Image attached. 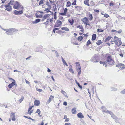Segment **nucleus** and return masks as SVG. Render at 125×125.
I'll list each match as a JSON object with an SVG mask.
<instances>
[{
  "label": "nucleus",
  "instance_id": "obj_61",
  "mask_svg": "<svg viewBox=\"0 0 125 125\" xmlns=\"http://www.w3.org/2000/svg\"><path fill=\"white\" fill-rule=\"evenodd\" d=\"M63 105H67V103L66 102H64L63 104Z\"/></svg>",
  "mask_w": 125,
  "mask_h": 125
},
{
  "label": "nucleus",
  "instance_id": "obj_37",
  "mask_svg": "<svg viewBox=\"0 0 125 125\" xmlns=\"http://www.w3.org/2000/svg\"><path fill=\"white\" fill-rule=\"evenodd\" d=\"M91 43V41L90 40H88L87 43L86 45L87 46H88L89 44H90Z\"/></svg>",
  "mask_w": 125,
  "mask_h": 125
},
{
  "label": "nucleus",
  "instance_id": "obj_52",
  "mask_svg": "<svg viewBox=\"0 0 125 125\" xmlns=\"http://www.w3.org/2000/svg\"><path fill=\"white\" fill-rule=\"evenodd\" d=\"M77 84L78 85V86L80 88V89H82V86L80 85V84L79 83H78Z\"/></svg>",
  "mask_w": 125,
  "mask_h": 125
},
{
  "label": "nucleus",
  "instance_id": "obj_12",
  "mask_svg": "<svg viewBox=\"0 0 125 125\" xmlns=\"http://www.w3.org/2000/svg\"><path fill=\"white\" fill-rule=\"evenodd\" d=\"M34 104L36 106H38L40 104V102L39 100H36L34 102Z\"/></svg>",
  "mask_w": 125,
  "mask_h": 125
},
{
  "label": "nucleus",
  "instance_id": "obj_47",
  "mask_svg": "<svg viewBox=\"0 0 125 125\" xmlns=\"http://www.w3.org/2000/svg\"><path fill=\"white\" fill-rule=\"evenodd\" d=\"M109 15H108L107 14L105 13V14L104 15V17H106V18H107L108 17H109Z\"/></svg>",
  "mask_w": 125,
  "mask_h": 125
},
{
  "label": "nucleus",
  "instance_id": "obj_29",
  "mask_svg": "<svg viewBox=\"0 0 125 125\" xmlns=\"http://www.w3.org/2000/svg\"><path fill=\"white\" fill-rule=\"evenodd\" d=\"M83 39L82 36H79L78 38V40L79 41H81Z\"/></svg>",
  "mask_w": 125,
  "mask_h": 125
},
{
  "label": "nucleus",
  "instance_id": "obj_14",
  "mask_svg": "<svg viewBox=\"0 0 125 125\" xmlns=\"http://www.w3.org/2000/svg\"><path fill=\"white\" fill-rule=\"evenodd\" d=\"M76 69H81V68L80 66V64L79 63V62H77L76 63Z\"/></svg>",
  "mask_w": 125,
  "mask_h": 125
},
{
  "label": "nucleus",
  "instance_id": "obj_64",
  "mask_svg": "<svg viewBox=\"0 0 125 125\" xmlns=\"http://www.w3.org/2000/svg\"><path fill=\"white\" fill-rule=\"evenodd\" d=\"M65 125H71V124L70 123H66L65 124Z\"/></svg>",
  "mask_w": 125,
  "mask_h": 125
},
{
  "label": "nucleus",
  "instance_id": "obj_43",
  "mask_svg": "<svg viewBox=\"0 0 125 125\" xmlns=\"http://www.w3.org/2000/svg\"><path fill=\"white\" fill-rule=\"evenodd\" d=\"M23 99L24 97L23 96H22L21 98L19 100V101L20 103H21L22 101H23Z\"/></svg>",
  "mask_w": 125,
  "mask_h": 125
},
{
  "label": "nucleus",
  "instance_id": "obj_4",
  "mask_svg": "<svg viewBox=\"0 0 125 125\" xmlns=\"http://www.w3.org/2000/svg\"><path fill=\"white\" fill-rule=\"evenodd\" d=\"M81 20L83 22V23L85 24L88 25H90V24L88 23L89 21H88L87 18L86 17H85L84 18L82 19Z\"/></svg>",
  "mask_w": 125,
  "mask_h": 125
},
{
  "label": "nucleus",
  "instance_id": "obj_9",
  "mask_svg": "<svg viewBox=\"0 0 125 125\" xmlns=\"http://www.w3.org/2000/svg\"><path fill=\"white\" fill-rule=\"evenodd\" d=\"M10 117L11 118L12 120L13 121H14L16 120L14 113H11Z\"/></svg>",
  "mask_w": 125,
  "mask_h": 125
},
{
  "label": "nucleus",
  "instance_id": "obj_33",
  "mask_svg": "<svg viewBox=\"0 0 125 125\" xmlns=\"http://www.w3.org/2000/svg\"><path fill=\"white\" fill-rule=\"evenodd\" d=\"M77 28H79L80 29H83V27L82 25H79L77 26Z\"/></svg>",
  "mask_w": 125,
  "mask_h": 125
},
{
  "label": "nucleus",
  "instance_id": "obj_34",
  "mask_svg": "<svg viewBox=\"0 0 125 125\" xmlns=\"http://www.w3.org/2000/svg\"><path fill=\"white\" fill-rule=\"evenodd\" d=\"M49 2L48 1L46 2V5L48 6V7L49 8V9H51V6L49 4Z\"/></svg>",
  "mask_w": 125,
  "mask_h": 125
},
{
  "label": "nucleus",
  "instance_id": "obj_27",
  "mask_svg": "<svg viewBox=\"0 0 125 125\" xmlns=\"http://www.w3.org/2000/svg\"><path fill=\"white\" fill-rule=\"evenodd\" d=\"M62 61L63 63L64 64L66 65L67 66H68V65L66 63V62L65 60H64V59L62 57Z\"/></svg>",
  "mask_w": 125,
  "mask_h": 125
},
{
  "label": "nucleus",
  "instance_id": "obj_21",
  "mask_svg": "<svg viewBox=\"0 0 125 125\" xmlns=\"http://www.w3.org/2000/svg\"><path fill=\"white\" fill-rule=\"evenodd\" d=\"M61 29L62 30H64L66 31H69V30L66 27H62Z\"/></svg>",
  "mask_w": 125,
  "mask_h": 125
},
{
  "label": "nucleus",
  "instance_id": "obj_3",
  "mask_svg": "<svg viewBox=\"0 0 125 125\" xmlns=\"http://www.w3.org/2000/svg\"><path fill=\"white\" fill-rule=\"evenodd\" d=\"M91 61L94 62H97L98 61L97 60V57L96 54H94L91 58Z\"/></svg>",
  "mask_w": 125,
  "mask_h": 125
},
{
  "label": "nucleus",
  "instance_id": "obj_42",
  "mask_svg": "<svg viewBox=\"0 0 125 125\" xmlns=\"http://www.w3.org/2000/svg\"><path fill=\"white\" fill-rule=\"evenodd\" d=\"M111 90L113 91H117V89L116 88L112 87H111Z\"/></svg>",
  "mask_w": 125,
  "mask_h": 125
},
{
  "label": "nucleus",
  "instance_id": "obj_23",
  "mask_svg": "<svg viewBox=\"0 0 125 125\" xmlns=\"http://www.w3.org/2000/svg\"><path fill=\"white\" fill-rule=\"evenodd\" d=\"M50 15L49 14H46L44 15L43 17L44 18V19H46L47 18L49 17V16H50Z\"/></svg>",
  "mask_w": 125,
  "mask_h": 125
},
{
  "label": "nucleus",
  "instance_id": "obj_19",
  "mask_svg": "<svg viewBox=\"0 0 125 125\" xmlns=\"http://www.w3.org/2000/svg\"><path fill=\"white\" fill-rule=\"evenodd\" d=\"M96 35L95 34H93L92 36V40L94 41L96 38Z\"/></svg>",
  "mask_w": 125,
  "mask_h": 125
},
{
  "label": "nucleus",
  "instance_id": "obj_11",
  "mask_svg": "<svg viewBox=\"0 0 125 125\" xmlns=\"http://www.w3.org/2000/svg\"><path fill=\"white\" fill-rule=\"evenodd\" d=\"M77 115L78 118H83L84 117V116L81 112L78 113Z\"/></svg>",
  "mask_w": 125,
  "mask_h": 125
},
{
  "label": "nucleus",
  "instance_id": "obj_26",
  "mask_svg": "<svg viewBox=\"0 0 125 125\" xmlns=\"http://www.w3.org/2000/svg\"><path fill=\"white\" fill-rule=\"evenodd\" d=\"M89 0H85L84 1V3L85 5H87L88 6H89V4L88 3Z\"/></svg>",
  "mask_w": 125,
  "mask_h": 125
},
{
  "label": "nucleus",
  "instance_id": "obj_7",
  "mask_svg": "<svg viewBox=\"0 0 125 125\" xmlns=\"http://www.w3.org/2000/svg\"><path fill=\"white\" fill-rule=\"evenodd\" d=\"M23 13V11L22 10L18 11L17 10H15L14 11V14L16 15H20L22 14Z\"/></svg>",
  "mask_w": 125,
  "mask_h": 125
},
{
  "label": "nucleus",
  "instance_id": "obj_56",
  "mask_svg": "<svg viewBox=\"0 0 125 125\" xmlns=\"http://www.w3.org/2000/svg\"><path fill=\"white\" fill-rule=\"evenodd\" d=\"M36 90L37 91H39V92H41V91H42V89H38V88L36 89Z\"/></svg>",
  "mask_w": 125,
  "mask_h": 125
},
{
  "label": "nucleus",
  "instance_id": "obj_8",
  "mask_svg": "<svg viewBox=\"0 0 125 125\" xmlns=\"http://www.w3.org/2000/svg\"><path fill=\"white\" fill-rule=\"evenodd\" d=\"M20 6V4L19 2L16 1L13 6V8L15 9H17Z\"/></svg>",
  "mask_w": 125,
  "mask_h": 125
},
{
  "label": "nucleus",
  "instance_id": "obj_32",
  "mask_svg": "<svg viewBox=\"0 0 125 125\" xmlns=\"http://www.w3.org/2000/svg\"><path fill=\"white\" fill-rule=\"evenodd\" d=\"M102 42H101V40H98V41L96 42V44L97 45H100L102 43Z\"/></svg>",
  "mask_w": 125,
  "mask_h": 125
},
{
  "label": "nucleus",
  "instance_id": "obj_1",
  "mask_svg": "<svg viewBox=\"0 0 125 125\" xmlns=\"http://www.w3.org/2000/svg\"><path fill=\"white\" fill-rule=\"evenodd\" d=\"M17 31L18 30L16 29H7L6 32L5 33L8 35H11L13 34L14 32Z\"/></svg>",
  "mask_w": 125,
  "mask_h": 125
},
{
  "label": "nucleus",
  "instance_id": "obj_62",
  "mask_svg": "<svg viewBox=\"0 0 125 125\" xmlns=\"http://www.w3.org/2000/svg\"><path fill=\"white\" fill-rule=\"evenodd\" d=\"M69 120V119L68 118H66L65 120V122H68Z\"/></svg>",
  "mask_w": 125,
  "mask_h": 125
},
{
  "label": "nucleus",
  "instance_id": "obj_36",
  "mask_svg": "<svg viewBox=\"0 0 125 125\" xmlns=\"http://www.w3.org/2000/svg\"><path fill=\"white\" fill-rule=\"evenodd\" d=\"M105 113H106L109 114L110 115L112 114V112L108 110L105 111Z\"/></svg>",
  "mask_w": 125,
  "mask_h": 125
},
{
  "label": "nucleus",
  "instance_id": "obj_6",
  "mask_svg": "<svg viewBox=\"0 0 125 125\" xmlns=\"http://www.w3.org/2000/svg\"><path fill=\"white\" fill-rule=\"evenodd\" d=\"M13 81L12 83H10L8 86V87L10 88H11L14 85H15L16 86H17V84H16L15 80H13Z\"/></svg>",
  "mask_w": 125,
  "mask_h": 125
},
{
  "label": "nucleus",
  "instance_id": "obj_28",
  "mask_svg": "<svg viewBox=\"0 0 125 125\" xmlns=\"http://www.w3.org/2000/svg\"><path fill=\"white\" fill-rule=\"evenodd\" d=\"M51 9H49V7L47 8H46L45 10H44V11H46V12L47 13L49 12H51V11L50 10Z\"/></svg>",
  "mask_w": 125,
  "mask_h": 125
},
{
  "label": "nucleus",
  "instance_id": "obj_45",
  "mask_svg": "<svg viewBox=\"0 0 125 125\" xmlns=\"http://www.w3.org/2000/svg\"><path fill=\"white\" fill-rule=\"evenodd\" d=\"M119 45H118V46H120V45L122 43V42L121 41V38H119Z\"/></svg>",
  "mask_w": 125,
  "mask_h": 125
},
{
  "label": "nucleus",
  "instance_id": "obj_31",
  "mask_svg": "<svg viewBox=\"0 0 125 125\" xmlns=\"http://www.w3.org/2000/svg\"><path fill=\"white\" fill-rule=\"evenodd\" d=\"M36 17L37 18H41L43 16L41 14L38 15V14H36L35 15Z\"/></svg>",
  "mask_w": 125,
  "mask_h": 125
},
{
  "label": "nucleus",
  "instance_id": "obj_44",
  "mask_svg": "<svg viewBox=\"0 0 125 125\" xmlns=\"http://www.w3.org/2000/svg\"><path fill=\"white\" fill-rule=\"evenodd\" d=\"M76 4V0H74V1L72 3V5H75Z\"/></svg>",
  "mask_w": 125,
  "mask_h": 125
},
{
  "label": "nucleus",
  "instance_id": "obj_35",
  "mask_svg": "<svg viewBox=\"0 0 125 125\" xmlns=\"http://www.w3.org/2000/svg\"><path fill=\"white\" fill-rule=\"evenodd\" d=\"M71 5V3L70 1H68L67 2L66 6L68 7H70Z\"/></svg>",
  "mask_w": 125,
  "mask_h": 125
},
{
  "label": "nucleus",
  "instance_id": "obj_59",
  "mask_svg": "<svg viewBox=\"0 0 125 125\" xmlns=\"http://www.w3.org/2000/svg\"><path fill=\"white\" fill-rule=\"evenodd\" d=\"M67 9L66 8H65L64 12L66 14V12H67Z\"/></svg>",
  "mask_w": 125,
  "mask_h": 125
},
{
  "label": "nucleus",
  "instance_id": "obj_53",
  "mask_svg": "<svg viewBox=\"0 0 125 125\" xmlns=\"http://www.w3.org/2000/svg\"><path fill=\"white\" fill-rule=\"evenodd\" d=\"M120 93L122 94H125V89L122 91Z\"/></svg>",
  "mask_w": 125,
  "mask_h": 125
},
{
  "label": "nucleus",
  "instance_id": "obj_57",
  "mask_svg": "<svg viewBox=\"0 0 125 125\" xmlns=\"http://www.w3.org/2000/svg\"><path fill=\"white\" fill-rule=\"evenodd\" d=\"M106 63L107 62H104V63L103 64V65L105 66V67H106L107 66Z\"/></svg>",
  "mask_w": 125,
  "mask_h": 125
},
{
  "label": "nucleus",
  "instance_id": "obj_2",
  "mask_svg": "<svg viewBox=\"0 0 125 125\" xmlns=\"http://www.w3.org/2000/svg\"><path fill=\"white\" fill-rule=\"evenodd\" d=\"M106 61V62H108V64L112 65H114V61L113 60L111 56H109L107 57Z\"/></svg>",
  "mask_w": 125,
  "mask_h": 125
},
{
  "label": "nucleus",
  "instance_id": "obj_22",
  "mask_svg": "<svg viewBox=\"0 0 125 125\" xmlns=\"http://www.w3.org/2000/svg\"><path fill=\"white\" fill-rule=\"evenodd\" d=\"M77 71L78 72V77L79 75H80L81 74V69H77Z\"/></svg>",
  "mask_w": 125,
  "mask_h": 125
},
{
  "label": "nucleus",
  "instance_id": "obj_5",
  "mask_svg": "<svg viewBox=\"0 0 125 125\" xmlns=\"http://www.w3.org/2000/svg\"><path fill=\"white\" fill-rule=\"evenodd\" d=\"M62 24V22L60 20H58L54 25V27H58Z\"/></svg>",
  "mask_w": 125,
  "mask_h": 125
},
{
  "label": "nucleus",
  "instance_id": "obj_15",
  "mask_svg": "<svg viewBox=\"0 0 125 125\" xmlns=\"http://www.w3.org/2000/svg\"><path fill=\"white\" fill-rule=\"evenodd\" d=\"M41 19H36L34 21L32 22L33 24H35L39 22L40 21Z\"/></svg>",
  "mask_w": 125,
  "mask_h": 125
},
{
  "label": "nucleus",
  "instance_id": "obj_55",
  "mask_svg": "<svg viewBox=\"0 0 125 125\" xmlns=\"http://www.w3.org/2000/svg\"><path fill=\"white\" fill-rule=\"evenodd\" d=\"M114 42L115 43V44L116 45H117L118 46V45H119V44H118V42L116 40L114 41Z\"/></svg>",
  "mask_w": 125,
  "mask_h": 125
},
{
  "label": "nucleus",
  "instance_id": "obj_16",
  "mask_svg": "<svg viewBox=\"0 0 125 125\" xmlns=\"http://www.w3.org/2000/svg\"><path fill=\"white\" fill-rule=\"evenodd\" d=\"M112 38V37L109 36L105 40L104 42H106L107 41H109L111 38Z\"/></svg>",
  "mask_w": 125,
  "mask_h": 125
},
{
  "label": "nucleus",
  "instance_id": "obj_20",
  "mask_svg": "<svg viewBox=\"0 0 125 125\" xmlns=\"http://www.w3.org/2000/svg\"><path fill=\"white\" fill-rule=\"evenodd\" d=\"M72 112L73 114H75L76 113V109L75 108H73L72 110Z\"/></svg>",
  "mask_w": 125,
  "mask_h": 125
},
{
  "label": "nucleus",
  "instance_id": "obj_24",
  "mask_svg": "<svg viewBox=\"0 0 125 125\" xmlns=\"http://www.w3.org/2000/svg\"><path fill=\"white\" fill-rule=\"evenodd\" d=\"M12 9V8L11 7H11H8L7 8H6L5 9V10H7L8 11H10V10H11Z\"/></svg>",
  "mask_w": 125,
  "mask_h": 125
},
{
  "label": "nucleus",
  "instance_id": "obj_49",
  "mask_svg": "<svg viewBox=\"0 0 125 125\" xmlns=\"http://www.w3.org/2000/svg\"><path fill=\"white\" fill-rule=\"evenodd\" d=\"M57 12L55 11L54 14V18L55 19H56L57 18V17L56 16V13Z\"/></svg>",
  "mask_w": 125,
  "mask_h": 125
},
{
  "label": "nucleus",
  "instance_id": "obj_13",
  "mask_svg": "<svg viewBox=\"0 0 125 125\" xmlns=\"http://www.w3.org/2000/svg\"><path fill=\"white\" fill-rule=\"evenodd\" d=\"M125 65L122 63H120L116 65V66L117 67H120L122 66L124 67H122V69H124L125 67H124Z\"/></svg>",
  "mask_w": 125,
  "mask_h": 125
},
{
  "label": "nucleus",
  "instance_id": "obj_39",
  "mask_svg": "<svg viewBox=\"0 0 125 125\" xmlns=\"http://www.w3.org/2000/svg\"><path fill=\"white\" fill-rule=\"evenodd\" d=\"M49 19H47V21H46V22H45L43 24H44L46 25L48 24Z\"/></svg>",
  "mask_w": 125,
  "mask_h": 125
},
{
  "label": "nucleus",
  "instance_id": "obj_10",
  "mask_svg": "<svg viewBox=\"0 0 125 125\" xmlns=\"http://www.w3.org/2000/svg\"><path fill=\"white\" fill-rule=\"evenodd\" d=\"M54 98V96L52 95L50 96L49 99L47 101L46 104H49L51 101Z\"/></svg>",
  "mask_w": 125,
  "mask_h": 125
},
{
  "label": "nucleus",
  "instance_id": "obj_40",
  "mask_svg": "<svg viewBox=\"0 0 125 125\" xmlns=\"http://www.w3.org/2000/svg\"><path fill=\"white\" fill-rule=\"evenodd\" d=\"M4 6L5 8H7L9 7H11V6H10V3L9 2L7 5H5Z\"/></svg>",
  "mask_w": 125,
  "mask_h": 125
},
{
  "label": "nucleus",
  "instance_id": "obj_63",
  "mask_svg": "<svg viewBox=\"0 0 125 125\" xmlns=\"http://www.w3.org/2000/svg\"><path fill=\"white\" fill-rule=\"evenodd\" d=\"M101 108L102 109H106V108L103 106H102L101 107Z\"/></svg>",
  "mask_w": 125,
  "mask_h": 125
},
{
  "label": "nucleus",
  "instance_id": "obj_46",
  "mask_svg": "<svg viewBox=\"0 0 125 125\" xmlns=\"http://www.w3.org/2000/svg\"><path fill=\"white\" fill-rule=\"evenodd\" d=\"M97 31L98 32H103L104 31V30H102V29H97Z\"/></svg>",
  "mask_w": 125,
  "mask_h": 125
},
{
  "label": "nucleus",
  "instance_id": "obj_38",
  "mask_svg": "<svg viewBox=\"0 0 125 125\" xmlns=\"http://www.w3.org/2000/svg\"><path fill=\"white\" fill-rule=\"evenodd\" d=\"M14 0H11L9 3H10V4H11V5H13L14 4Z\"/></svg>",
  "mask_w": 125,
  "mask_h": 125
},
{
  "label": "nucleus",
  "instance_id": "obj_51",
  "mask_svg": "<svg viewBox=\"0 0 125 125\" xmlns=\"http://www.w3.org/2000/svg\"><path fill=\"white\" fill-rule=\"evenodd\" d=\"M69 71L70 72H71L72 73H74L73 71L72 68H70L69 69Z\"/></svg>",
  "mask_w": 125,
  "mask_h": 125
},
{
  "label": "nucleus",
  "instance_id": "obj_60",
  "mask_svg": "<svg viewBox=\"0 0 125 125\" xmlns=\"http://www.w3.org/2000/svg\"><path fill=\"white\" fill-rule=\"evenodd\" d=\"M40 110L39 109H37V110L36 111V113H40Z\"/></svg>",
  "mask_w": 125,
  "mask_h": 125
},
{
  "label": "nucleus",
  "instance_id": "obj_50",
  "mask_svg": "<svg viewBox=\"0 0 125 125\" xmlns=\"http://www.w3.org/2000/svg\"><path fill=\"white\" fill-rule=\"evenodd\" d=\"M33 112V110H31L29 111V110L28 111V114H29L30 115H31V114Z\"/></svg>",
  "mask_w": 125,
  "mask_h": 125
},
{
  "label": "nucleus",
  "instance_id": "obj_30",
  "mask_svg": "<svg viewBox=\"0 0 125 125\" xmlns=\"http://www.w3.org/2000/svg\"><path fill=\"white\" fill-rule=\"evenodd\" d=\"M61 92L66 97H67L66 93L65 91H63V90H62Z\"/></svg>",
  "mask_w": 125,
  "mask_h": 125
},
{
  "label": "nucleus",
  "instance_id": "obj_48",
  "mask_svg": "<svg viewBox=\"0 0 125 125\" xmlns=\"http://www.w3.org/2000/svg\"><path fill=\"white\" fill-rule=\"evenodd\" d=\"M66 14L64 12H63L61 13H59V14L63 16L66 15Z\"/></svg>",
  "mask_w": 125,
  "mask_h": 125
},
{
  "label": "nucleus",
  "instance_id": "obj_18",
  "mask_svg": "<svg viewBox=\"0 0 125 125\" xmlns=\"http://www.w3.org/2000/svg\"><path fill=\"white\" fill-rule=\"evenodd\" d=\"M89 15V20L91 21L93 19V17L91 14H90L88 15Z\"/></svg>",
  "mask_w": 125,
  "mask_h": 125
},
{
  "label": "nucleus",
  "instance_id": "obj_25",
  "mask_svg": "<svg viewBox=\"0 0 125 125\" xmlns=\"http://www.w3.org/2000/svg\"><path fill=\"white\" fill-rule=\"evenodd\" d=\"M110 115H111V117L113 119H115V120L116 119H117V117L113 114L112 112V114Z\"/></svg>",
  "mask_w": 125,
  "mask_h": 125
},
{
  "label": "nucleus",
  "instance_id": "obj_58",
  "mask_svg": "<svg viewBox=\"0 0 125 125\" xmlns=\"http://www.w3.org/2000/svg\"><path fill=\"white\" fill-rule=\"evenodd\" d=\"M122 31V30L121 29H119L117 31V33H121Z\"/></svg>",
  "mask_w": 125,
  "mask_h": 125
},
{
  "label": "nucleus",
  "instance_id": "obj_54",
  "mask_svg": "<svg viewBox=\"0 0 125 125\" xmlns=\"http://www.w3.org/2000/svg\"><path fill=\"white\" fill-rule=\"evenodd\" d=\"M33 107V106H30L29 107L28 109V110H29V111H30L31 110Z\"/></svg>",
  "mask_w": 125,
  "mask_h": 125
},
{
  "label": "nucleus",
  "instance_id": "obj_41",
  "mask_svg": "<svg viewBox=\"0 0 125 125\" xmlns=\"http://www.w3.org/2000/svg\"><path fill=\"white\" fill-rule=\"evenodd\" d=\"M44 0H41L40 1L39 5H40L41 4H43V1Z\"/></svg>",
  "mask_w": 125,
  "mask_h": 125
},
{
  "label": "nucleus",
  "instance_id": "obj_17",
  "mask_svg": "<svg viewBox=\"0 0 125 125\" xmlns=\"http://www.w3.org/2000/svg\"><path fill=\"white\" fill-rule=\"evenodd\" d=\"M68 21L71 24V25H72L74 22V20L73 19H69Z\"/></svg>",
  "mask_w": 125,
  "mask_h": 125
}]
</instances>
